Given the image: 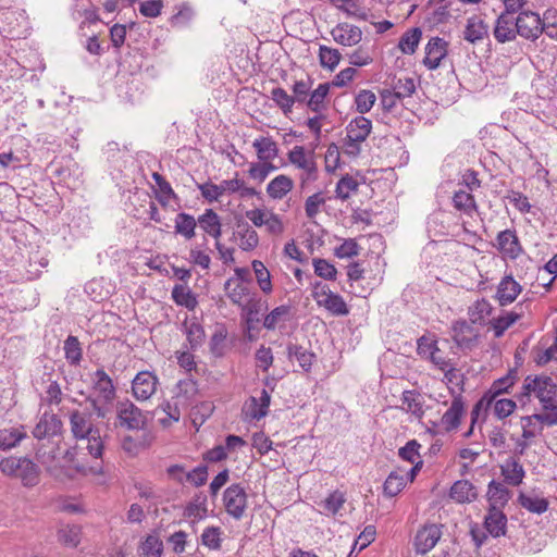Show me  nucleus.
Listing matches in <instances>:
<instances>
[{
    "mask_svg": "<svg viewBox=\"0 0 557 557\" xmlns=\"http://www.w3.org/2000/svg\"><path fill=\"white\" fill-rule=\"evenodd\" d=\"M358 186L359 183L355 177L345 175L336 184V197L345 201L350 198L351 194L357 193Z\"/></svg>",
    "mask_w": 557,
    "mask_h": 557,
    "instance_id": "obj_46",
    "label": "nucleus"
},
{
    "mask_svg": "<svg viewBox=\"0 0 557 557\" xmlns=\"http://www.w3.org/2000/svg\"><path fill=\"white\" fill-rule=\"evenodd\" d=\"M319 59L322 67L333 70L341 61V53L337 49L320 46Z\"/></svg>",
    "mask_w": 557,
    "mask_h": 557,
    "instance_id": "obj_52",
    "label": "nucleus"
},
{
    "mask_svg": "<svg viewBox=\"0 0 557 557\" xmlns=\"http://www.w3.org/2000/svg\"><path fill=\"white\" fill-rule=\"evenodd\" d=\"M345 502V495L339 491H335L331 493L325 499H323L320 503V506L323 508L325 515L334 516L339 511Z\"/></svg>",
    "mask_w": 557,
    "mask_h": 557,
    "instance_id": "obj_47",
    "label": "nucleus"
},
{
    "mask_svg": "<svg viewBox=\"0 0 557 557\" xmlns=\"http://www.w3.org/2000/svg\"><path fill=\"white\" fill-rule=\"evenodd\" d=\"M330 92V85L327 83L319 84L315 89H313L308 100L306 101L307 108L314 113H323L326 108V97Z\"/></svg>",
    "mask_w": 557,
    "mask_h": 557,
    "instance_id": "obj_31",
    "label": "nucleus"
},
{
    "mask_svg": "<svg viewBox=\"0 0 557 557\" xmlns=\"http://www.w3.org/2000/svg\"><path fill=\"white\" fill-rule=\"evenodd\" d=\"M311 86H312V83L307 79V81H304V79H300V81H296L294 84H293V87H292V90H293V99H294V102H298V103H304L306 102L308 99L307 97L310 95V89H311Z\"/></svg>",
    "mask_w": 557,
    "mask_h": 557,
    "instance_id": "obj_59",
    "label": "nucleus"
},
{
    "mask_svg": "<svg viewBox=\"0 0 557 557\" xmlns=\"http://www.w3.org/2000/svg\"><path fill=\"white\" fill-rule=\"evenodd\" d=\"M70 429L73 437L77 441L86 440V449L95 459L90 466L89 472L92 474H103L102 455L104 443L100 435V430L92 423L91 413L88 411L73 410L69 416Z\"/></svg>",
    "mask_w": 557,
    "mask_h": 557,
    "instance_id": "obj_1",
    "label": "nucleus"
},
{
    "mask_svg": "<svg viewBox=\"0 0 557 557\" xmlns=\"http://www.w3.org/2000/svg\"><path fill=\"white\" fill-rule=\"evenodd\" d=\"M517 381V371L509 370V372L500 377L495 380L491 387L483 394L480 400L474 405L471 411V420L472 424L476 422L480 414L482 412H486L491 407V401L495 399V397H500L504 394L509 393V389L515 385Z\"/></svg>",
    "mask_w": 557,
    "mask_h": 557,
    "instance_id": "obj_4",
    "label": "nucleus"
},
{
    "mask_svg": "<svg viewBox=\"0 0 557 557\" xmlns=\"http://www.w3.org/2000/svg\"><path fill=\"white\" fill-rule=\"evenodd\" d=\"M117 423L127 430H141L146 418L141 410L131 401L120 403L117 406Z\"/></svg>",
    "mask_w": 557,
    "mask_h": 557,
    "instance_id": "obj_10",
    "label": "nucleus"
},
{
    "mask_svg": "<svg viewBox=\"0 0 557 557\" xmlns=\"http://www.w3.org/2000/svg\"><path fill=\"white\" fill-rule=\"evenodd\" d=\"M325 205V198L322 193H315L309 196L305 201V212L308 219L312 220L320 212L322 206Z\"/></svg>",
    "mask_w": 557,
    "mask_h": 557,
    "instance_id": "obj_56",
    "label": "nucleus"
},
{
    "mask_svg": "<svg viewBox=\"0 0 557 557\" xmlns=\"http://www.w3.org/2000/svg\"><path fill=\"white\" fill-rule=\"evenodd\" d=\"M521 286L511 276L504 277L496 293V298L500 306H507L516 300L518 295L521 293Z\"/></svg>",
    "mask_w": 557,
    "mask_h": 557,
    "instance_id": "obj_21",
    "label": "nucleus"
},
{
    "mask_svg": "<svg viewBox=\"0 0 557 557\" xmlns=\"http://www.w3.org/2000/svg\"><path fill=\"white\" fill-rule=\"evenodd\" d=\"M59 451V444L53 440L39 441L36 447L37 460L48 470L54 466Z\"/></svg>",
    "mask_w": 557,
    "mask_h": 557,
    "instance_id": "obj_27",
    "label": "nucleus"
},
{
    "mask_svg": "<svg viewBox=\"0 0 557 557\" xmlns=\"http://www.w3.org/2000/svg\"><path fill=\"white\" fill-rule=\"evenodd\" d=\"M488 34V26L478 15H473L467 20L463 38L465 40L475 44L483 40Z\"/></svg>",
    "mask_w": 557,
    "mask_h": 557,
    "instance_id": "obj_23",
    "label": "nucleus"
},
{
    "mask_svg": "<svg viewBox=\"0 0 557 557\" xmlns=\"http://www.w3.org/2000/svg\"><path fill=\"white\" fill-rule=\"evenodd\" d=\"M312 297L319 307H323L336 317L347 315L349 308L344 298L333 293L325 284L315 282L312 284Z\"/></svg>",
    "mask_w": 557,
    "mask_h": 557,
    "instance_id": "obj_5",
    "label": "nucleus"
},
{
    "mask_svg": "<svg viewBox=\"0 0 557 557\" xmlns=\"http://www.w3.org/2000/svg\"><path fill=\"white\" fill-rule=\"evenodd\" d=\"M497 248L509 258H517L521 251L518 237L513 231L505 230L497 236Z\"/></svg>",
    "mask_w": 557,
    "mask_h": 557,
    "instance_id": "obj_28",
    "label": "nucleus"
},
{
    "mask_svg": "<svg viewBox=\"0 0 557 557\" xmlns=\"http://www.w3.org/2000/svg\"><path fill=\"white\" fill-rule=\"evenodd\" d=\"M91 380L94 398L103 399V403H112L115 397V387L106 371L98 369L92 374Z\"/></svg>",
    "mask_w": 557,
    "mask_h": 557,
    "instance_id": "obj_13",
    "label": "nucleus"
},
{
    "mask_svg": "<svg viewBox=\"0 0 557 557\" xmlns=\"http://www.w3.org/2000/svg\"><path fill=\"white\" fill-rule=\"evenodd\" d=\"M288 161L297 169L302 170L299 176L301 185L315 181L318 166L312 153L306 152L302 146H295L287 153Z\"/></svg>",
    "mask_w": 557,
    "mask_h": 557,
    "instance_id": "obj_7",
    "label": "nucleus"
},
{
    "mask_svg": "<svg viewBox=\"0 0 557 557\" xmlns=\"http://www.w3.org/2000/svg\"><path fill=\"white\" fill-rule=\"evenodd\" d=\"M513 12L505 11L496 20L494 27V37L498 42L511 41L518 35L516 18L511 15Z\"/></svg>",
    "mask_w": 557,
    "mask_h": 557,
    "instance_id": "obj_16",
    "label": "nucleus"
},
{
    "mask_svg": "<svg viewBox=\"0 0 557 557\" xmlns=\"http://www.w3.org/2000/svg\"><path fill=\"white\" fill-rule=\"evenodd\" d=\"M519 500L521 506L530 512L541 515L548 508V502L545 498L521 494Z\"/></svg>",
    "mask_w": 557,
    "mask_h": 557,
    "instance_id": "obj_53",
    "label": "nucleus"
},
{
    "mask_svg": "<svg viewBox=\"0 0 557 557\" xmlns=\"http://www.w3.org/2000/svg\"><path fill=\"white\" fill-rule=\"evenodd\" d=\"M416 91V83L411 77L398 78L393 87V92L398 99L407 98L412 96Z\"/></svg>",
    "mask_w": 557,
    "mask_h": 557,
    "instance_id": "obj_55",
    "label": "nucleus"
},
{
    "mask_svg": "<svg viewBox=\"0 0 557 557\" xmlns=\"http://www.w3.org/2000/svg\"><path fill=\"white\" fill-rule=\"evenodd\" d=\"M372 131V122L363 115L352 119L346 126V135L352 141H364Z\"/></svg>",
    "mask_w": 557,
    "mask_h": 557,
    "instance_id": "obj_26",
    "label": "nucleus"
},
{
    "mask_svg": "<svg viewBox=\"0 0 557 557\" xmlns=\"http://www.w3.org/2000/svg\"><path fill=\"white\" fill-rule=\"evenodd\" d=\"M401 409L411 413L417 419L424 414L423 397L416 391H405L401 396Z\"/></svg>",
    "mask_w": 557,
    "mask_h": 557,
    "instance_id": "obj_33",
    "label": "nucleus"
},
{
    "mask_svg": "<svg viewBox=\"0 0 557 557\" xmlns=\"http://www.w3.org/2000/svg\"><path fill=\"white\" fill-rule=\"evenodd\" d=\"M197 224L209 236L214 239H220L222 235V222L220 215L213 209H206L205 212L198 216Z\"/></svg>",
    "mask_w": 557,
    "mask_h": 557,
    "instance_id": "obj_19",
    "label": "nucleus"
},
{
    "mask_svg": "<svg viewBox=\"0 0 557 557\" xmlns=\"http://www.w3.org/2000/svg\"><path fill=\"white\" fill-rule=\"evenodd\" d=\"M158 379L149 371H141L136 374L132 382L133 395L137 400L149 399L157 391Z\"/></svg>",
    "mask_w": 557,
    "mask_h": 557,
    "instance_id": "obj_12",
    "label": "nucleus"
},
{
    "mask_svg": "<svg viewBox=\"0 0 557 557\" xmlns=\"http://www.w3.org/2000/svg\"><path fill=\"white\" fill-rule=\"evenodd\" d=\"M26 437L24 426H11L0 430V448L3 450L11 449L20 444Z\"/></svg>",
    "mask_w": 557,
    "mask_h": 557,
    "instance_id": "obj_36",
    "label": "nucleus"
},
{
    "mask_svg": "<svg viewBox=\"0 0 557 557\" xmlns=\"http://www.w3.org/2000/svg\"><path fill=\"white\" fill-rule=\"evenodd\" d=\"M62 430V421L52 412H44L33 430V435L38 441L51 440Z\"/></svg>",
    "mask_w": 557,
    "mask_h": 557,
    "instance_id": "obj_11",
    "label": "nucleus"
},
{
    "mask_svg": "<svg viewBox=\"0 0 557 557\" xmlns=\"http://www.w3.org/2000/svg\"><path fill=\"white\" fill-rule=\"evenodd\" d=\"M197 220L185 212H181L175 218V232L181 234L186 239H191L195 236Z\"/></svg>",
    "mask_w": 557,
    "mask_h": 557,
    "instance_id": "obj_39",
    "label": "nucleus"
},
{
    "mask_svg": "<svg viewBox=\"0 0 557 557\" xmlns=\"http://www.w3.org/2000/svg\"><path fill=\"white\" fill-rule=\"evenodd\" d=\"M190 349L200 347L205 341L203 327L196 321H185L183 324Z\"/></svg>",
    "mask_w": 557,
    "mask_h": 557,
    "instance_id": "obj_42",
    "label": "nucleus"
},
{
    "mask_svg": "<svg viewBox=\"0 0 557 557\" xmlns=\"http://www.w3.org/2000/svg\"><path fill=\"white\" fill-rule=\"evenodd\" d=\"M271 99L275 102V104L282 110V112L285 115L292 112L293 107L295 104L293 97L281 87H275L272 89Z\"/></svg>",
    "mask_w": 557,
    "mask_h": 557,
    "instance_id": "obj_48",
    "label": "nucleus"
},
{
    "mask_svg": "<svg viewBox=\"0 0 557 557\" xmlns=\"http://www.w3.org/2000/svg\"><path fill=\"white\" fill-rule=\"evenodd\" d=\"M376 96L368 89L360 90L355 97L356 111L360 114L368 113L375 104Z\"/></svg>",
    "mask_w": 557,
    "mask_h": 557,
    "instance_id": "obj_49",
    "label": "nucleus"
},
{
    "mask_svg": "<svg viewBox=\"0 0 557 557\" xmlns=\"http://www.w3.org/2000/svg\"><path fill=\"white\" fill-rule=\"evenodd\" d=\"M233 237L237 240L238 246L244 251L253 250L259 245L258 233L247 222L239 223Z\"/></svg>",
    "mask_w": 557,
    "mask_h": 557,
    "instance_id": "obj_20",
    "label": "nucleus"
},
{
    "mask_svg": "<svg viewBox=\"0 0 557 557\" xmlns=\"http://www.w3.org/2000/svg\"><path fill=\"white\" fill-rule=\"evenodd\" d=\"M421 445L416 441H409L404 447L399 448L398 455L401 459L414 463L420 460L419 448Z\"/></svg>",
    "mask_w": 557,
    "mask_h": 557,
    "instance_id": "obj_62",
    "label": "nucleus"
},
{
    "mask_svg": "<svg viewBox=\"0 0 557 557\" xmlns=\"http://www.w3.org/2000/svg\"><path fill=\"white\" fill-rule=\"evenodd\" d=\"M517 408V404L515 400L509 398L495 397L493 401H491V407L488 410L493 411V414L498 420H504L507 417L511 416Z\"/></svg>",
    "mask_w": 557,
    "mask_h": 557,
    "instance_id": "obj_41",
    "label": "nucleus"
},
{
    "mask_svg": "<svg viewBox=\"0 0 557 557\" xmlns=\"http://www.w3.org/2000/svg\"><path fill=\"white\" fill-rule=\"evenodd\" d=\"M407 484V476L396 471L389 473L384 482V494L394 497L399 494Z\"/></svg>",
    "mask_w": 557,
    "mask_h": 557,
    "instance_id": "obj_45",
    "label": "nucleus"
},
{
    "mask_svg": "<svg viewBox=\"0 0 557 557\" xmlns=\"http://www.w3.org/2000/svg\"><path fill=\"white\" fill-rule=\"evenodd\" d=\"M294 188V181L285 175L280 174L271 180L267 185V194L273 200H281Z\"/></svg>",
    "mask_w": 557,
    "mask_h": 557,
    "instance_id": "obj_25",
    "label": "nucleus"
},
{
    "mask_svg": "<svg viewBox=\"0 0 557 557\" xmlns=\"http://www.w3.org/2000/svg\"><path fill=\"white\" fill-rule=\"evenodd\" d=\"M224 290L228 299L239 307L244 306L250 298V288L239 282L238 278L230 277L224 283Z\"/></svg>",
    "mask_w": 557,
    "mask_h": 557,
    "instance_id": "obj_18",
    "label": "nucleus"
},
{
    "mask_svg": "<svg viewBox=\"0 0 557 557\" xmlns=\"http://www.w3.org/2000/svg\"><path fill=\"white\" fill-rule=\"evenodd\" d=\"M500 470L508 484L518 486L522 483L524 469L518 460L513 458L506 460L504 465H502Z\"/></svg>",
    "mask_w": 557,
    "mask_h": 557,
    "instance_id": "obj_35",
    "label": "nucleus"
},
{
    "mask_svg": "<svg viewBox=\"0 0 557 557\" xmlns=\"http://www.w3.org/2000/svg\"><path fill=\"white\" fill-rule=\"evenodd\" d=\"M449 495L457 503H470L478 497V491L468 480H459L451 486Z\"/></svg>",
    "mask_w": 557,
    "mask_h": 557,
    "instance_id": "obj_30",
    "label": "nucleus"
},
{
    "mask_svg": "<svg viewBox=\"0 0 557 557\" xmlns=\"http://www.w3.org/2000/svg\"><path fill=\"white\" fill-rule=\"evenodd\" d=\"M493 307L485 298L478 299L468 309L469 319L472 323L484 324L491 315Z\"/></svg>",
    "mask_w": 557,
    "mask_h": 557,
    "instance_id": "obj_38",
    "label": "nucleus"
},
{
    "mask_svg": "<svg viewBox=\"0 0 557 557\" xmlns=\"http://www.w3.org/2000/svg\"><path fill=\"white\" fill-rule=\"evenodd\" d=\"M261 162L273 161L278 156L277 144L270 137H259L252 143Z\"/></svg>",
    "mask_w": 557,
    "mask_h": 557,
    "instance_id": "obj_32",
    "label": "nucleus"
},
{
    "mask_svg": "<svg viewBox=\"0 0 557 557\" xmlns=\"http://www.w3.org/2000/svg\"><path fill=\"white\" fill-rule=\"evenodd\" d=\"M162 553V542L153 535L147 536L141 545V554L145 557H160Z\"/></svg>",
    "mask_w": 557,
    "mask_h": 557,
    "instance_id": "obj_61",
    "label": "nucleus"
},
{
    "mask_svg": "<svg viewBox=\"0 0 557 557\" xmlns=\"http://www.w3.org/2000/svg\"><path fill=\"white\" fill-rule=\"evenodd\" d=\"M225 511L235 520L244 518L247 509V493L245 488L236 483L230 485L223 493Z\"/></svg>",
    "mask_w": 557,
    "mask_h": 557,
    "instance_id": "obj_8",
    "label": "nucleus"
},
{
    "mask_svg": "<svg viewBox=\"0 0 557 557\" xmlns=\"http://www.w3.org/2000/svg\"><path fill=\"white\" fill-rule=\"evenodd\" d=\"M544 33L553 39L557 40V11L549 9L543 16Z\"/></svg>",
    "mask_w": 557,
    "mask_h": 557,
    "instance_id": "obj_64",
    "label": "nucleus"
},
{
    "mask_svg": "<svg viewBox=\"0 0 557 557\" xmlns=\"http://www.w3.org/2000/svg\"><path fill=\"white\" fill-rule=\"evenodd\" d=\"M534 395L543 410L557 409V384L547 375H528L522 385L521 397Z\"/></svg>",
    "mask_w": 557,
    "mask_h": 557,
    "instance_id": "obj_2",
    "label": "nucleus"
},
{
    "mask_svg": "<svg viewBox=\"0 0 557 557\" xmlns=\"http://www.w3.org/2000/svg\"><path fill=\"white\" fill-rule=\"evenodd\" d=\"M487 495L492 505H504L509 499V491L499 482L492 481L488 485Z\"/></svg>",
    "mask_w": 557,
    "mask_h": 557,
    "instance_id": "obj_51",
    "label": "nucleus"
},
{
    "mask_svg": "<svg viewBox=\"0 0 557 557\" xmlns=\"http://www.w3.org/2000/svg\"><path fill=\"white\" fill-rule=\"evenodd\" d=\"M422 37L420 28L414 27L407 30L399 39L398 48L403 53L412 54L414 53Z\"/></svg>",
    "mask_w": 557,
    "mask_h": 557,
    "instance_id": "obj_40",
    "label": "nucleus"
},
{
    "mask_svg": "<svg viewBox=\"0 0 557 557\" xmlns=\"http://www.w3.org/2000/svg\"><path fill=\"white\" fill-rule=\"evenodd\" d=\"M251 267L260 289L264 294H270L272 292L271 274L264 263L260 260H253Z\"/></svg>",
    "mask_w": 557,
    "mask_h": 557,
    "instance_id": "obj_43",
    "label": "nucleus"
},
{
    "mask_svg": "<svg viewBox=\"0 0 557 557\" xmlns=\"http://www.w3.org/2000/svg\"><path fill=\"white\" fill-rule=\"evenodd\" d=\"M172 298L177 306L188 310H194L198 305L196 295L186 285H175L172 289Z\"/></svg>",
    "mask_w": 557,
    "mask_h": 557,
    "instance_id": "obj_37",
    "label": "nucleus"
},
{
    "mask_svg": "<svg viewBox=\"0 0 557 557\" xmlns=\"http://www.w3.org/2000/svg\"><path fill=\"white\" fill-rule=\"evenodd\" d=\"M58 536L63 544L76 547L81 542V529L77 525H66L59 530Z\"/></svg>",
    "mask_w": 557,
    "mask_h": 557,
    "instance_id": "obj_54",
    "label": "nucleus"
},
{
    "mask_svg": "<svg viewBox=\"0 0 557 557\" xmlns=\"http://www.w3.org/2000/svg\"><path fill=\"white\" fill-rule=\"evenodd\" d=\"M333 39L346 47L358 45L362 39V30L356 25L348 23L337 24L331 32Z\"/></svg>",
    "mask_w": 557,
    "mask_h": 557,
    "instance_id": "obj_15",
    "label": "nucleus"
},
{
    "mask_svg": "<svg viewBox=\"0 0 557 557\" xmlns=\"http://www.w3.org/2000/svg\"><path fill=\"white\" fill-rule=\"evenodd\" d=\"M463 411L465 406L462 398L460 396L455 397L450 404V407L441 419V424L444 430L447 432L456 430L460 424Z\"/></svg>",
    "mask_w": 557,
    "mask_h": 557,
    "instance_id": "obj_22",
    "label": "nucleus"
},
{
    "mask_svg": "<svg viewBox=\"0 0 557 557\" xmlns=\"http://www.w3.org/2000/svg\"><path fill=\"white\" fill-rule=\"evenodd\" d=\"M314 273L324 280H335L337 270L325 259H313Z\"/></svg>",
    "mask_w": 557,
    "mask_h": 557,
    "instance_id": "obj_57",
    "label": "nucleus"
},
{
    "mask_svg": "<svg viewBox=\"0 0 557 557\" xmlns=\"http://www.w3.org/2000/svg\"><path fill=\"white\" fill-rule=\"evenodd\" d=\"M289 313V307L280 306L274 308L265 318L263 325L268 330H274L277 323L284 320Z\"/></svg>",
    "mask_w": 557,
    "mask_h": 557,
    "instance_id": "obj_60",
    "label": "nucleus"
},
{
    "mask_svg": "<svg viewBox=\"0 0 557 557\" xmlns=\"http://www.w3.org/2000/svg\"><path fill=\"white\" fill-rule=\"evenodd\" d=\"M521 317L522 312H517L516 310L503 311L500 315L490 320L488 324L494 332V336L499 338L509 327L520 320Z\"/></svg>",
    "mask_w": 557,
    "mask_h": 557,
    "instance_id": "obj_29",
    "label": "nucleus"
},
{
    "mask_svg": "<svg viewBox=\"0 0 557 557\" xmlns=\"http://www.w3.org/2000/svg\"><path fill=\"white\" fill-rule=\"evenodd\" d=\"M287 351L288 357L295 358L304 371L310 370L315 357L313 352L298 345H289Z\"/></svg>",
    "mask_w": 557,
    "mask_h": 557,
    "instance_id": "obj_44",
    "label": "nucleus"
},
{
    "mask_svg": "<svg viewBox=\"0 0 557 557\" xmlns=\"http://www.w3.org/2000/svg\"><path fill=\"white\" fill-rule=\"evenodd\" d=\"M543 413H534L532 416H527L522 418V421H537L541 424L547 425V426H554L557 425V409L554 410H544Z\"/></svg>",
    "mask_w": 557,
    "mask_h": 557,
    "instance_id": "obj_63",
    "label": "nucleus"
},
{
    "mask_svg": "<svg viewBox=\"0 0 557 557\" xmlns=\"http://www.w3.org/2000/svg\"><path fill=\"white\" fill-rule=\"evenodd\" d=\"M516 22L517 28H515V30L525 39L535 40L544 33L543 18L532 11L521 12L516 17Z\"/></svg>",
    "mask_w": 557,
    "mask_h": 557,
    "instance_id": "obj_9",
    "label": "nucleus"
},
{
    "mask_svg": "<svg viewBox=\"0 0 557 557\" xmlns=\"http://www.w3.org/2000/svg\"><path fill=\"white\" fill-rule=\"evenodd\" d=\"M201 543L210 549L221 547V530L218 527H210L203 530Z\"/></svg>",
    "mask_w": 557,
    "mask_h": 557,
    "instance_id": "obj_58",
    "label": "nucleus"
},
{
    "mask_svg": "<svg viewBox=\"0 0 557 557\" xmlns=\"http://www.w3.org/2000/svg\"><path fill=\"white\" fill-rule=\"evenodd\" d=\"M442 536L441 529L436 524L423 527L414 537L416 549L420 554L431 550Z\"/></svg>",
    "mask_w": 557,
    "mask_h": 557,
    "instance_id": "obj_17",
    "label": "nucleus"
},
{
    "mask_svg": "<svg viewBox=\"0 0 557 557\" xmlns=\"http://www.w3.org/2000/svg\"><path fill=\"white\" fill-rule=\"evenodd\" d=\"M180 393L173 398L172 401H165L161 405V410L166 413L168 418L161 419L163 425H170L172 422H177L181 419V408L187 406V394L196 392L195 383L193 381H181L177 384Z\"/></svg>",
    "mask_w": 557,
    "mask_h": 557,
    "instance_id": "obj_6",
    "label": "nucleus"
},
{
    "mask_svg": "<svg viewBox=\"0 0 557 557\" xmlns=\"http://www.w3.org/2000/svg\"><path fill=\"white\" fill-rule=\"evenodd\" d=\"M447 41L443 38H431L425 47L423 64L429 70L437 69L441 64V61L447 55Z\"/></svg>",
    "mask_w": 557,
    "mask_h": 557,
    "instance_id": "obj_14",
    "label": "nucleus"
},
{
    "mask_svg": "<svg viewBox=\"0 0 557 557\" xmlns=\"http://www.w3.org/2000/svg\"><path fill=\"white\" fill-rule=\"evenodd\" d=\"M507 518L503 513L502 510H499L494 505H491V508L488 509L487 515L484 519V525L487 532L494 536L498 537L500 535L505 534Z\"/></svg>",
    "mask_w": 557,
    "mask_h": 557,
    "instance_id": "obj_24",
    "label": "nucleus"
},
{
    "mask_svg": "<svg viewBox=\"0 0 557 557\" xmlns=\"http://www.w3.org/2000/svg\"><path fill=\"white\" fill-rule=\"evenodd\" d=\"M453 206L456 210L462 211L468 216H473V213L478 212L474 196L466 189H459L454 193Z\"/></svg>",
    "mask_w": 557,
    "mask_h": 557,
    "instance_id": "obj_34",
    "label": "nucleus"
},
{
    "mask_svg": "<svg viewBox=\"0 0 557 557\" xmlns=\"http://www.w3.org/2000/svg\"><path fill=\"white\" fill-rule=\"evenodd\" d=\"M65 358L71 364H78L82 360V347L76 336L70 335L64 342Z\"/></svg>",
    "mask_w": 557,
    "mask_h": 557,
    "instance_id": "obj_50",
    "label": "nucleus"
},
{
    "mask_svg": "<svg viewBox=\"0 0 557 557\" xmlns=\"http://www.w3.org/2000/svg\"><path fill=\"white\" fill-rule=\"evenodd\" d=\"M2 474L20 479L24 486H35L39 482V468L26 457L10 456L0 461Z\"/></svg>",
    "mask_w": 557,
    "mask_h": 557,
    "instance_id": "obj_3",
    "label": "nucleus"
}]
</instances>
